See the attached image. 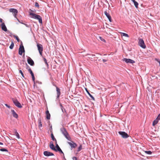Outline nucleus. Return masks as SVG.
Wrapping results in <instances>:
<instances>
[{
    "instance_id": "43",
    "label": "nucleus",
    "mask_w": 160,
    "mask_h": 160,
    "mask_svg": "<svg viewBox=\"0 0 160 160\" xmlns=\"http://www.w3.org/2000/svg\"><path fill=\"white\" fill-rule=\"evenodd\" d=\"M72 160H77V158L76 157H73L72 158Z\"/></svg>"
},
{
    "instance_id": "42",
    "label": "nucleus",
    "mask_w": 160,
    "mask_h": 160,
    "mask_svg": "<svg viewBox=\"0 0 160 160\" xmlns=\"http://www.w3.org/2000/svg\"><path fill=\"white\" fill-rule=\"evenodd\" d=\"M5 106L6 107H7V108H10V106L9 105H8V104H5Z\"/></svg>"
},
{
    "instance_id": "35",
    "label": "nucleus",
    "mask_w": 160,
    "mask_h": 160,
    "mask_svg": "<svg viewBox=\"0 0 160 160\" xmlns=\"http://www.w3.org/2000/svg\"><path fill=\"white\" fill-rule=\"evenodd\" d=\"M19 73H21V74L22 75V76L24 78V74H23V72H22V71L21 70H19Z\"/></svg>"
},
{
    "instance_id": "2",
    "label": "nucleus",
    "mask_w": 160,
    "mask_h": 160,
    "mask_svg": "<svg viewBox=\"0 0 160 160\" xmlns=\"http://www.w3.org/2000/svg\"><path fill=\"white\" fill-rule=\"evenodd\" d=\"M30 15H32V18L37 19L38 20V21L40 23H42V20L41 17L39 15L36 14L34 13H30Z\"/></svg>"
},
{
    "instance_id": "16",
    "label": "nucleus",
    "mask_w": 160,
    "mask_h": 160,
    "mask_svg": "<svg viewBox=\"0 0 160 160\" xmlns=\"http://www.w3.org/2000/svg\"><path fill=\"white\" fill-rule=\"evenodd\" d=\"M11 112L13 116L16 118H17L18 117V114L15 112L13 110H11Z\"/></svg>"
},
{
    "instance_id": "51",
    "label": "nucleus",
    "mask_w": 160,
    "mask_h": 160,
    "mask_svg": "<svg viewBox=\"0 0 160 160\" xmlns=\"http://www.w3.org/2000/svg\"><path fill=\"white\" fill-rule=\"evenodd\" d=\"M92 56H95V55H93Z\"/></svg>"
},
{
    "instance_id": "44",
    "label": "nucleus",
    "mask_w": 160,
    "mask_h": 160,
    "mask_svg": "<svg viewBox=\"0 0 160 160\" xmlns=\"http://www.w3.org/2000/svg\"><path fill=\"white\" fill-rule=\"evenodd\" d=\"M102 61L103 62H107V60L105 59H103Z\"/></svg>"
},
{
    "instance_id": "20",
    "label": "nucleus",
    "mask_w": 160,
    "mask_h": 160,
    "mask_svg": "<svg viewBox=\"0 0 160 160\" xmlns=\"http://www.w3.org/2000/svg\"><path fill=\"white\" fill-rule=\"evenodd\" d=\"M121 35L122 36H124L127 38H128L129 37L128 34L124 32H121Z\"/></svg>"
},
{
    "instance_id": "22",
    "label": "nucleus",
    "mask_w": 160,
    "mask_h": 160,
    "mask_svg": "<svg viewBox=\"0 0 160 160\" xmlns=\"http://www.w3.org/2000/svg\"><path fill=\"white\" fill-rule=\"evenodd\" d=\"M158 120H157L156 119H155L153 122L152 125L153 126H154L158 123Z\"/></svg>"
},
{
    "instance_id": "5",
    "label": "nucleus",
    "mask_w": 160,
    "mask_h": 160,
    "mask_svg": "<svg viewBox=\"0 0 160 160\" xmlns=\"http://www.w3.org/2000/svg\"><path fill=\"white\" fill-rule=\"evenodd\" d=\"M10 12H12L14 17L17 18V15L18 13V11L17 9L14 8H10L9 9Z\"/></svg>"
},
{
    "instance_id": "40",
    "label": "nucleus",
    "mask_w": 160,
    "mask_h": 160,
    "mask_svg": "<svg viewBox=\"0 0 160 160\" xmlns=\"http://www.w3.org/2000/svg\"><path fill=\"white\" fill-rule=\"evenodd\" d=\"M58 151H59L60 153L62 154H63V155H64V154L63 152L62 151V150L61 149H59L58 150Z\"/></svg>"
},
{
    "instance_id": "48",
    "label": "nucleus",
    "mask_w": 160,
    "mask_h": 160,
    "mask_svg": "<svg viewBox=\"0 0 160 160\" xmlns=\"http://www.w3.org/2000/svg\"><path fill=\"white\" fill-rule=\"evenodd\" d=\"M0 145H3V143L2 142H0Z\"/></svg>"
},
{
    "instance_id": "23",
    "label": "nucleus",
    "mask_w": 160,
    "mask_h": 160,
    "mask_svg": "<svg viewBox=\"0 0 160 160\" xmlns=\"http://www.w3.org/2000/svg\"><path fill=\"white\" fill-rule=\"evenodd\" d=\"M51 137L52 138V140L55 141L56 142V143H57V140L56 139V138H55L53 134L52 133L51 134Z\"/></svg>"
},
{
    "instance_id": "29",
    "label": "nucleus",
    "mask_w": 160,
    "mask_h": 160,
    "mask_svg": "<svg viewBox=\"0 0 160 160\" xmlns=\"http://www.w3.org/2000/svg\"><path fill=\"white\" fill-rule=\"evenodd\" d=\"M134 3V5L135 6L136 8H138V3L136 1H134V2H133Z\"/></svg>"
},
{
    "instance_id": "26",
    "label": "nucleus",
    "mask_w": 160,
    "mask_h": 160,
    "mask_svg": "<svg viewBox=\"0 0 160 160\" xmlns=\"http://www.w3.org/2000/svg\"><path fill=\"white\" fill-rule=\"evenodd\" d=\"M82 149V146L81 145H80L78 148L77 152H78Z\"/></svg>"
},
{
    "instance_id": "10",
    "label": "nucleus",
    "mask_w": 160,
    "mask_h": 160,
    "mask_svg": "<svg viewBox=\"0 0 160 160\" xmlns=\"http://www.w3.org/2000/svg\"><path fill=\"white\" fill-rule=\"evenodd\" d=\"M122 61L125 62L127 63H130L133 64L135 63V61L130 59H128L126 58H124L122 59Z\"/></svg>"
},
{
    "instance_id": "39",
    "label": "nucleus",
    "mask_w": 160,
    "mask_h": 160,
    "mask_svg": "<svg viewBox=\"0 0 160 160\" xmlns=\"http://www.w3.org/2000/svg\"><path fill=\"white\" fill-rule=\"evenodd\" d=\"M21 24L24 25L27 27L29 28L30 27V25L26 23H21Z\"/></svg>"
},
{
    "instance_id": "9",
    "label": "nucleus",
    "mask_w": 160,
    "mask_h": 160,
    "mask_svg": "<svg viewBox=\"0 0 160 160\" xmlns=\"http://www.w3.org/2000/svg\"><path fill=\"white\" fill-rule=\"evenodd\" d=\"M68 143L70 146L71 149H72L73 148H76L77 146L76 143L72 141H71V142H68Z\"/></svg>"
},
{
    "instance_id": "24",
    "label": "nucleus",
    "mask_w": 160,
    "mask_h": 160,
    "mask_svg": "<svg viewBox=\"0 0 160 160\" xmlns=\"http://www.w3.org/2000/svg\"><path fill=\"white\" fill-rule=\"evenodd\" d=\"M56 144V150H55V152H58V150L59 149H60V148L59 147V146L58 145L57 143Z\"/></svg>"
},
{
    "instance_id": "32",
    "label": "nucleus",
    "mask_w": 160,
    "mask_h": 160,
    "mask_svg": "<svg viewBox=\"0 0 160 160\" xmlns=\"http://www.w3.org/2000/svg\"><path fill=\"white\" fill-rule=\"evenodd\" d=\"M14 37L17 40V41L18 42H19V39L18 37V36H16V35H14Z\"/></svg>"
},
{
    "instance_id": "37",
    "label": "nucleus",
    "mask_w": 160,
    "mask_h": 160,
    "mask_svg": "<svg viewBox=\"0 0 160 160\" xmlns=\"http://www.w3.org/2000/svg\"><path fill=\"white\" fill-rule=\"evenodd\" d=\"M28 71L30 72V73L31 74V75L33 73L32 70H31V69L30 68H29L28 69Z\"/></svg>"
},
{
    "instance_id": "13",
    "label": "nucleus",
    "mask_w": 160,
    "mask_h": 160,
    "mask_svg": "<svg viewBox=\"0 0 160 160\" xmlns=\"http://www.w3.org/2000/svg\"><path fill=\"white\" fill-rule=\"evenodd\" d=\"M56 91L57 92V99H58L59 98V97L61 94V91L60 89L57 87L56 86Z\"/></svg>"
},
{
    "instance_id": "50",
    "label": "nucleus",
    "mask_w": 160,
    "mask_h": 160,
    "mask_svg": "<svg viewBox=\"0 0 160 160\" xmlns=\"http://www.w3.org/2000/svg\"><path fill=\"white\" fill-rule=\"evenodd\" d=\"M63 158H65V157H64V155H63Z\"/></svg>"
},
{
    "instance_id": "27",
    "label": "nucleus",
    "mask_w": 160,
    "mask_h": 160,
    "mask_svg": "<svg viewBox=\"0 0 160 160\" xmlns=\"http://www.w3.org/2000/svg\"><path fill=\"white\" fill-rule=\"evenodd\" d=\"M43 59L45 63L47 65V67H48V63L47 59L45 58H43Z\"/></svg>"
},
{
    "instance_id": "46",
    "label": "nucleus",
    "mask_w": 160,
    "mask_h": 160,
    "mask_svg": "<svg viewBox=\"0 0 160 160\" xmlns=\"http://www.w3.org/2000/svg\"><path fill=\"white\" fill-rule=\"evenodd\" d=\"M49 113V111L48 110H47L46 111V114H48Z\"/></svg>"
},
{
    "instance_id": "47",
    "label": "nucleus",
    "mask_w": 160,
    "mask_h": 160,
    "mask_svg": "<svg viewBox=\"0 0 160 160\" xmlns=\"http://www.w3.org/2000/svg\"><path fill=\"white\" fill-rule=\"evenodd\" d=\"M2 22V19L1 18H0V22Z\"/></svg>"
},
{
    "instance_id": "45",
    "label": "nucleus",
    "mask_w": 160,
    "mask_h": 160,
    "mask_svg": "<svg viewBox=\"0 0 160 160\" xmlns=\"http://www.w3.org/2000/svg\"><path fill=\"white\" fill-rule=\"evenodd\" d=\"M17 18V20H18V22H19L20 23H22V22H21V21H19V20L18 18Z\"/></svg>"
},
{
    "instance_id": "30",
    "label": "nucleus",
    "mask_w": 160,
    "mask_h": 160,
    "mask_svg": "<svg viewBox=\"0 0 160 160\" xmlns=\"http://www.w3.org/2000/svg\"><path fill=\"white\" fill-rule=\"evenodd\" d=\"M46 118L48 119H49L50 118V114L49 113L46 114Z\"/></svg>"
},
{
    "instance_id": "12",
    "label": "nucleus",
    "mask_w": 160,
    "mask_h": 160,
    "mask_svg": "<svg viewBox=\"0 0 160 160\" xmlns=\"http://www.w3.org/2000/svg\"><path fill=\"white\" fill-rule=\"evenodd\" d=\"M43 154L46 156H49L54 155L53 153L47 151H44L43 152Z\"/></svg>"
},
{
    "instance_id": "14",
    "label": "nucleus",
    "mask_w": 160,
    "mask_h": 160,
    "mask_svg": "<svg viewBox=\"0 0 160 160\" xmlns=\"http://www.w3.org/2000/svg\"><path fill=\"white\" fill-rule=\"evenodd\" d=\"M104 14L107 17V18L109 19V21L110 22H111L112 18L110 14L108 13L106 11L104 12Z\"/></svg>"
},
{
    "instance_id": "34",
    "label": "nucleus",
    "mask_w": 160,
    "mask_h": 160,
    "mask_svg": "<svg viewBox=\"0 0 160 160\" xmlns=\"http://www.w3.org/2000/svg\"><path fill=\"white\" fill-rule=\"evenodd\" d=\"M15 134H16V135L17 137V138H19L20 137H19V134L18 133V132H17V131H16Z\"/></svg>"
},
{
    "instance_id": "11",
    "label": "nucleus",
    "mask_w": 160,
    "mask_h": 160,
    "mask_svg": "<svg viewBox=\"0 0 160 160\" xmlns=\"http://www.w3.org/2000/svg\"><path fill=\"white\" fill-rule=\"evenodd\" d=\"M28 63L31 66H33L34 63L33 60L29 57H28L27 59Z\"/></svg>"
},
{
    "instance_id": "4",
    "label": "nucleus",
    "mask_w": 160,
    "mask_h": 160,
    "mask_svg": "<svg viewBox=\"0 0 160 160\" xmlns=\"http://www.w3.org/2000/svg\"><path fill=\"white\" fill-rule=\"evenodd\" d=\"M37 47L40 55L41 56H42L43 50V48L42 45L41 44L38 43L37 44Z\"/></svg>"
},
{
    "instance_id": "6",
    "label": "nucleus",
    "mask_w": 160,
    "mask_h": 160,
    "mask_svg": "<svg viewBox=\"0 0 160 160\" xmlns=\"http://www.w3.org/2000/svg\"><path fill=\"white\" fill-rule=\"evenodd\" d=\"M138 44L140 46L143 48H145L146 46L144 43V41L142 39H140L139 40Z\"/></svg>"
},
{
    "instance_id": "49",
    "label": "nucleus",
    "mask_w": 160,
    "mask_h": 160,
    "mask_svg": "<svg viewBox=\"0 0 160 160\" xmlns=\"http://www.w3.org/2000/svg\"><path fill=\"white\" fill-rule=\"evenodd\" d=\"M133 2H134V1H135V0H131Z\"/></svg>"
},
{
    "instance_id": "1",
    "label": "nucleus",
    "mask_w": 160,
    "mask_h": 160,
    "mask_svg": "<svg viewBox=\"0 0 160 160\" xmlns=\"http://www.w3.org/2000/svg\"><path fill=\"white\" fill-rule=\"evenodd\" d=\"M60 131L62 133L67 140L71 141V138L66 129L62 127L61 128H60Z\"/></svg>"
},
{
    "instance_id": "25",
    "label": "nucleus",
    "mask_w": 160,
    "mask_h": 160,
    "mask_svg": "<svg viewBox=\"0 0 160 160\" xmlns=\"http://www.w3.org/2000/svg\"><path fill=\"white\" fill-rule=\"evenodd\" d=\"M14 42H12L11 45L9 46V48L11 49H12L14 46Z\"/></svg>"
},
{
    "instance_id": "28",
    "label": "nucleus",
    "mask_w": 160,
    "mask_h": 160,
    "mask_svg": "<svg viewBox=\"0 0 160 160\" xmlns=\"http://www.w3.org/2000/svg\"><path fill=\"white\" fill-rule=\"evenodd\" d=\"M145 153L147 154L151 155L152 153V152L150 151H145Z\"/></svg>"
},
{
    "instance_id": "3",
    "label": "nucleus",
    "mask_w": 160,
    "mask_h": 160,
    "mask_svg": "<svg viewBox=\"0 0 160 160\" xmlns=\"http://www.w3.org/2000/svg\"><path fill=\"white\" fill-rule=\"evenodd\" d=\"M12 100L13 103L16 106L19 108H21L22 107L21 103L17 99L12 98Z\"/></svg>"
},
{
    "instance_id": "33",
    "label": "nucleus",
    "mask_w": 160,
    "mask_h": 160,
    "mask_svg": "<svg viewBox=\"0 0 160 160\" xmlns=\"http://www.w3.org/2000/svg\"><path fill=\"white\" fill-rule=\"evenodd\" d=\"M35 6L37 7L38 8H39V5L38 2H35Z\"/></svg>"
},
{
    "instance_id": "8",
    "label": "nucleus",
    "mask_w": 160,
    "mask_h": 160,
    "mask_svg": "<svg viewBox=\"0 0 160 160\" xmlns=\"http://www.w3.org/2000/svg\"><path fill=\"white\" fill-rule=\"evenodd\" d=\"M118 133L123 138H126L129 137V135L128 134L124 132L119 131L118 132Z\"/></svg>"
},
{
    "instance_id": "36",
    "label": "nucleus",
    "mask_w": 160,
    "mask_h": 160,
    "mask_svg": "<svg viewBox=\"0 0 160 160\" xmlns=\"http://www.w3.org/2000/svg\"><path fill=\"white\" fill-rule=\"evenodd\" d=\"M31 76L32 78V80L34 82L35 80V78L34 75V74L33 73L32 74H31Z\"/></svg>"
},
{
    "instance_id": "17",
    "label": "nucleus",
    "mask_w": 160,
    "mask_h": 160,
    "mask_svg": "<svg viewBox=\"0 0 160 160\" xmlns=\"http://www.w3.org/2000/svg\"><path fill=\"white\" fill-rule=\"evenodd\" d=\"M49 146H50V148L51 149H52L53 150H54V151H55V150H56V148H55L54 146V144H53V142L52 141H51L50 142Z\"/></svg>"
},
{
    "instance_id": "41",
    "label": "nucleus",
    "mask_w": 160,
    "mask_h": 160,
    "mask_svg": "<svg viewBox=\"0 0 160 160\" xmlns=\"http://www.w3.org/2000/svg\"><path fill=\"white\" fill-rule=\"evenodd\" d=\"M99 38H100V40L101 41L104 42H105V39H104L103 38H102V37H99Z\"/></svg>"
},
{
    "instance_id": "18",
    "label": "nucleus",
    "mask_w": 160,
    "mask_h": 160,
    "mask_svg": "<svg viewBox=\"0 0 160 160\" xmlns=\"http://www.w3.org/2000/svg\"><path fill=\"white\" fill-rule=\"evenodd\" d=\"M59 105H60V108H61V109L62 111V112H63V113H65L66 114H67V111L65 109L63 108V106H62V104L60 102Z\"/></svg>"
},
{
    "instance_id": "7",
    "label": "nucleus",
    "mask_w": 160,
    "mask_h": 160,
    "mask_svg": "<svg viewBox=\"0 0 160 160\" xmlns=\"http://www.w3.org/2000/svg\"><path fill=\"white\" fill-rule=\"evenodd\" d=\"M25 52L24 49V47L22 44V42L21 44L20 45V47L19 48V54L20 55H22V53L23 52Z\"/></svg>"
},
{
    "instance_id": "38",
    "label": "nucleus",
    "mask_w": 160,
    "mask_h": 160,
    "mask_svg": "<svg viewBox=\"0 0 160 160\" xmlns=\"http://www.w3.org/2000/svg\"><path fill=\"white\" fill-rule=\"evenodd\" d=\"M157 119V120L159 121L160 120V114H159L157 118L156 119Z\"/></svg>"
},
{
    "instance_id": "19",
    "label": "nucleus",
    "mask_w": 160,
    "mask_h": 160,
    "mask_svg": "<svg viewBox=\"0 0 160 160\" xmlns=\"http://www.w3.org/2000/svg\"><path fill=\"white\" fill-rule=\"evenodd\" d=\"M85 90H86V92H87L88 95L91 97V98L93 100H94L95 98L87 90V88H85Z\"/></svg>"
},
{
    "instance_id": "21",
    "label": "nucleus",
    "mask_w": 160,
    "mask_h": 160,
    "mask_svg": "<svg viewBox=\"0 0 160 160\" xmlns=\"http://www.w3.org/2000/svg\"><path fill=\"white\" fill-rule=\"evenodd\" d=\"M38 126L39 128L42 127V122L41 121V120L40 118H39L38 119Z\"/></svg>"
},
{
    "instance_id": "15",
    "label": "nucleus",
    "mask_w": 160,
    "mask_h": 160,
    "mask_svg": "<svg viewBox=\"0 0 160 160\" xmlns=\"http://www.w3.org/2000/svg\"><path fill=\"white\" fill-rule=\"evenodd\" d=\"M2 29L4 31L6 32L7 31V28L4 22L2 23L1 24Z\"/></svg>"
},
{
    "instance_id": "31",
    "label": "nucleus",
    "mask_w": 160,
    "mask_h": 160,
    "mask_svg": "<svg viewBox=\"0 0 160 160\" xmlns=\"http://www.w3.org/2000/svg\"><path fill=\"white\" fill-rule=\"evenodd\" d=\"M0 150L1 151H3V152H4V151H5V152H8V150L7 149L5 148H4L0 149Z\"/></svg>"
}]
</instances>
